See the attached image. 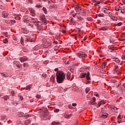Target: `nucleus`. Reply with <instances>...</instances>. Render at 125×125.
<instances>
[{
	"label": "nucleus",
	"instance_id": "052dcab7",
	"mask_svg": "<svg viewBox=\"0 0 125 125\" xmlns=\"http://www.w3.org/2000/svg\"><path fill=\"white\" fill-rule=\"evenodd\" d=\"M12 23L13 24V23H15V20H13L12 21Z\"/></svg>",
	"mask_w": 125,
	"mask_h": 125
},
{
	"label": "nucleus",
	"instance_id": "7ed1b4c3",
	"mask_svg": "<svg viewBox=\"0 0 125 125\" xmlns=\"http://www.w3.org/2000/svg\"><path fill=\"white\" fill-rule=\"evenodd\" d=\"M77 56L80 58H83V57H86L87 55L83 52H80L77 54Z\"/></svg>",
	"mask_w": 125,
	"mask_h": 125
},
{
	"label": "nucleus",
	"instance_id": "2f4dec72",
	"mask_svg": "<svg viewBox=\"0 0 125 125\" xmlns=\"http://www.w3.org/2000/svg\"><path fill=\"white\" fill-rule=\"evenodd\" d=\"M23 59L24 60V62L25 61H28V58H27V57H23Z\"/></svg>",
	"mask_w": 125,
	"mask_h": 125
},
{
	"label": "nucleus",
	"instance_id": "4c0bfd02",
	"mask_svg": "<svg viewBox=\"0 0 125 125\" xmlns=\"http://www.w3.org/2000/svg\"><path fill=\"white\" fill-rule=\"evenodd\" d=\"M42 76L43 78H46V77H47L46 74H42Z\"/></svg>",
	"mask_w": 125,
	"mask_h": 125
},
{
	"label": "nucleus",
	"instance_id": "a18cd8bd",
	"mask_svg": "<svg viewBox=\"0 0 125 125\" xmlns=\"http://www.w3.org/2000/svg\"><path fill=\"white\" fill-rule=\"evenodd\" d=\"M121 13H125V9H121Z\"/></svg>",
	"mask_w": 125,
	"mask_h": 125
},
{
	"label": "nucleus",
	"instance_id": "1a4fd4ad",
	"mask_svg": "<svg viewBox=\"0 0 125 125\" xmlns=\"http://www.w3.org/2000/svg\"><path fill=\"white\" fill-rule=\"evenodd\" d=\"M80 8H81V6L77 5L74 6V8L75 9L76 12H77V11H78L80 10Z\"/></svg>",
	"mask_w": 125,
	"mask_h": 125
},
{
	"label": "nucleus",
	"instance_id": "f03ea898",
	"mask_svg": "<svg viewBox=\"0 0 125 125\" xmlns=\"http://www.w3.org/2000/svg\"><path fill=\"white\" fill-rule=\"evenodd\" d=\"M76 12L78 15H83V16L86 15V12L84 9H80L78 11H76Z\"/></svg>",
	"mask_w": 125,
	"mask_h": 125
},
{
	"label": "nucleus",
	"instance_id": "680f3d73",
	"mask_svg": "<svg viewBox=\"0 0 125 125\" xmlns=\"http://www.w3.org/2000/svg\"><path fill=\"white\" fill-rule=\"evenodd\" d=\"M62 32L63 33H66V30H63L62 31Z\"/></svg>",
	"mask_w": 125,
	"mask_h": 125
},
{
	"label": "nucleus",
	"instance_id": "9b49d317",
	"mask_svg": "<svg viewBox=\"0 0 125 125\" xmlns=\"http://www.w3.org/2000/svg\"><path fill=\"white\" fill-rule=\"evenodd\" d=\"M109 109L114 112L115 110H117V107L114 106L113 105H111L109 106Z\"/></svg>",
	"mask_w": 125,
	"mask_h": 125
},
{
	"label": "nucleus",
	"instance_id": "7c9ffc66",
	"mask_svg": "<svg viewBox=\"0 0 125 125\" xmlns=\"http://www.w3.org/2000/svg\"><path fill=\"white\" fill-rule=\"evenodd\" d=\"M77 17H78V19H79L81 21H82V20H83V18L80 16H78Z\"/></svg>",
	"mask_w": 125,
	"mask_h": 125
},
{
	"label": "nucleus",
	"instance_id": "423d86ee",
	"mask_svg": "<svg viewBox=\"0 0 125 125\" xmlns=\"http://www.w3.org/2000/svg\"><path fill=\"white\" fill-rule=\"evenodd\" d=\"M40 19L44 24H46V20L45 19V17L44 16H41Z\"/></svg>",
	"mask_w": 125,
	"mask_h": 125
},
{
	"label": "nucleus",
	"instance_id": "bf43d9fd",
	"mask_svg": "<svg viewBox=\"0 0 125 125\" xmlns=\"http://www.w3.org/2000/svg\"><path fill=\"white\" fill-rule=\"evenodd\" d=\"M118 120H121V116L120 115L118 116Z\"/></svg>",
	"mask_w": 125,
	"mask_h": 125
},
{
	"label": "nucleus",
	"instance_id": "ddd939ff",
	"mask_svg": "<svg viewBox=\"0 0 125 125\" xmlns=\"http://www.w3.org/2000/svg\"><path fill=\"white\" fill-rule=\"evenodd\" d=\"M86 76V73H82L81 74V78L83 79Z\"/></svg>",
	"mask_w": 125,
	"mask_h": 125
},
{
	"label": "nucleus",
	"instance_id": "e433bc0d",
	"mask_svg": "<svg viewBox=\"0 0 125 125\" xmlns=\"http://www.w3.org/2000/svg\"><path fill=\"white\" fill-rule=\"evenodd\" d=\"M54 112H55V113H58V112H59V109L56 108L54 109Z\"/></svg>",
	"mask_w": 125,
	"mask_h": 125
},
{
	"label": "nucleus",
	"instance_id": "bb28decb",
	"mask_svg": "<svg viewBox=\"0 0 125 125\" xmlns=\"http://www.w3.org/2000/svg\"><path fill=\"white\" fill-rule=\"evenodd\" d=\"M118 69H119V66H115L114 70V71H115V72H117V71H118Z\"/></svg>",
	"mask_w": 125,
	"mask_h": 125
},
{
	"label": "nucleus",
	"instance_id": "6ab92c4d",
	"mask_svg": "<svg viewBox=\"0 0 125 125\" xmlns=\"http://www.w3.org/2000/svg\"><path fill=\"white\" fill-rule=\"evenodd\" d=\"M106 63L105 62H104L102 65V67L103 69H105V67H106Z\"/></svg>",
	"mask_w": 125,
	"mask_h": 125
},
{
	"label": "nucleus",
	"instance_id": "3c124183",
	"mask_svg": "<svg viewBox=\"0 0 125 125\" xmlns=\"http://www.w3.org/2000/svg\"><path fill=\"white\" fill-rule=\"evenodd\" d=\"M54 43H55L56 44H57L58 43V42L56 41L54 42Z\"/></svg>",
	"mask_w": 125,
	"mask_h": 125
},
{
	"label": "nucleus",
	"instance_id": "72a5a7b5",
	"mask_svg": "<svg viewBox=\"0 0 125 125\" xmlns=\"http://www.w3.org/2000/svg\"><path fill=\"white\" fill-rule=\"evenodd\" d=\"M98 4H100V1H97L95 3V5H98Z\"/></svg>",
	"mask_w": 125,
	"mask_h": 125
},
{
	"label": "nucleus",
	"instance_id": "0e129e2a",
	"mask_svg": "<svg viewBox=\"0 0 125 125\" xmlns=\"http://www.w3.org/2000/svg\"><path fill=\"white\" fill-rule=\"evenodd\" d=\"M122 1L124 4H125V0H122Z\"/></svg>",
	"mask_w": 125,
	"mask_h": 125
},
{
	"label": "nucleus",
	"instance_id": "e2e57ef3",
	"mask_svg": "<svg viewBox=\"0 0 125 125\" xmlns=\"http://www.w3.org/2000/svg\"><path fill=\"white\" fill-rule=\"evenodd\" d=\"M118 124H121L122 123V121H118Z\"/></svg>",
	"mask_w": 125,
	"mask_h": 125
},
{
	"label": "nucleus",
	"instance_id": "09e8293b",
	"mask_svg": "<svg viewBox=\"0 0 125 125\" xmlns=\"http://www.w3.org/2000/svg\"><path fill=\"white\" fill-rule=\"evenodd\" d=\"M36 97H37V98H41V96L40 95H37V96H36Z\"/></svg>",
	"mask_w": 125,
	"mask_h": 125
},
{
	"label": "nucleus",
	"instance_id": "2eb2a0df",
	"mask_svg": "<svg viewBox=\"0 0 125 125\" xmlns=\"http://www.w3.org/2000/svg\"><path fill=\"white\" fill-rule=\"evenodd\" d=\"M107 117H108V115L106 113H104L102 115V118H103V119H106Z\"/></svg>",
	"mask_w": 125,
	"mask_h": 125
},
{
	"label": "nucleus",
	"instance_id": "20e7f679",
	"mask_svg": "<svg viewBox=\"0 0 125 125\" xmlns=\"http://www.w3.org/2000/svg\"><path fill=\"white\" fill-rule=\"evenodd\" d=\"M42 112L44 117H46V116H47V114H48V110L47 108H43L42 109Z\"/></svg>",
	"mask_w": 125,
	"mask_h": 125
},
{
	"label": "nucleus",
	"instance_id": "49530a36",
	"mask_svg": "<svg viewBox=\"0 0 125 125\" xmlns=\"http://www.w3.org/2000/svg\"><path fill=\"white\" fill-rule=\"evenodd\" d=\"M115 61L116 62H120V60H119V58H116L115 60Z\"/></svg>",
	"mask_w": 125,
	"mask_h": 125
},
{
	"label": "nucleus",
	"instance_id": "5701e85b",
	"mask_svg": "<svg viewBox=\"0 0 125 125\" xmlns=\"http://www.w3.org/2000/svg\"><path fill=\"white\" fill-rule=\"evenodd\" d=\"M3 43H7V42H8V40H7V39H4L3 40Z\"/></svg>",
	"mask_w": 125,
	"mask_h": 125
},
{
	"label": "nucleus",
	"instance_id": "a878e982",
	"mask_svg": "<svg viewBox=\"0 0 125 125\" xmlns=\"http://www.w3.org/2000/svg\"><path fill=\"white\" fill-rule=\"evenodd\" d=\"M123 25V23L119 22L115 24V26H122Z\"/></svg>",
	"mask_w": 125,
	"mask_h": 125
},
{
	"label": "nucleus",
	"instance_id": "f3484780",
	"mask_svg": "<svg viewBox=\"0 0 125 125\" xmlns=\"http://www.w3.org/2000/svg\"><path fill=\"white\" fill-rule=\"evenodd\" d=\"M21 43L22 45H24V39L23 37H21Z\"/></svg>",
	"mask_w": 125,
	"mask_h": 125
},
{
	"label": "nucleus",
	"instance_id": "58836bf2",
	"mask_svg": "<svg viewBox=\"0 0 125 125\" xmlns=\"http://www.w3.org/2000/svg\"><path fill=\"white\" fill-rule=\"evenodd\" d=\"M122 58L123 60H125V55H123L122 56Z\"/></svg>",
	"mask_w": 125,
	"mask_h": 125
},
{
	"label": "nucleus",
	"instance_id": "412c9836",
	"mask_svg": "<svg viewBox=\"0 0 125 125\" xmlns=\"http://www.w3.org/2000/svg\"><path fill=\"white\" fill-rule=\"evenodd\" d=\"M3 99L4 100H7L8 99H9V97L8 95H6L3 97Z\"/></svg>",
	"mask_w": 125,
	"mask_h": 125
},
{
	"label": "nucleus",
	"instance_id": "393cba45",
	"mask_svg": "<svg viewBox=\"0 0 125 125\" xmlns=\"http://www.w3.org/2000/svg\"><path fill=\"white\" fill-rule=\"evenodd\" d=\"M89 90H90V89L88 87L86 88L85 89V91H86V93L87 94L88 93V91H89Z\"/></svg>",
	"mask_w": 125,
	"mask_h": 125
},
{
	"label": "nucleus",
	"instance_id": "473e14b6",
	"mask_svg": "<svg viewBox=\"0 0 125 125\" xmlns=\"http://www.w3.org/2000/svg\"><path fill=\"white\" fill-rule=\"evenodd\" d=\"M64 117H65L66 119H69V114H65Z\"/></svg>",
	"mask_w": 125,
	"mask_h": 125
},
{
	"label": "nucleus",
	"instance_id": "a19ab883",
	"mask_svg": "<svg viewBox=\"0 0 125 125\" xmlns=\"http://www.w3.org/2000/svg\"><path fill=\"white\" fill-rule=\"evenodd\" d=\"M72 105L73 106V107H76V106H77V104L76 103H73L72 104Z\"/></svg>",
	"mask_w": 125,
	"mask_h": 125
},
{
	"label": "nucleus",
	"instance_id": "4be33fe9",
	"mask_svg": "<svg viewBox=\"0 0 125 125\" xmlns=\"http://www.w3.org/2000/svg\"><path fill=\"white\" fill-rule=\"evenodd\" d=\"M42 10L44 11L45 14H47V11L46 10V8L43 7Z\"/></svg>",
	"mask_w": 125,
	"mask_h": 125
},
{
	"label": "nucleus",
	"instance_id": "13d9d810",
	"mask_svg": "<svg viewBox=\"0 0 125 125\" xmlns=\"http://www.w3.org/2000/svg\"><path fill=\"white\" fill-rule=\"evenodd\" d=\"M16 63H17V61H14V62H13V64H16Z\"/></svg>",
	"mask_w": 125,
	"mask_h": 125
},
{
	"label": "nucleus",
	"instance_id": "de8ad7c7",
	"mask_svg": "<svg viewBox=\"0 0 125 125\" xmlns=\"http://www.w3.org/2000/svg\"><path fill=\"white\" fill-rule=\"evenodd\" d=\"M73 36H74L75 39L77 40V37H78V35L77 34H74Z\"/></svg>",
	"mask_w": 125,
	"mask_h": 125
},
{
	"label": "nucleus",
	"instance_id": "dca6fc26",
	"mask_svg": "<svg viewBox=\"0 0 125 125\" xmlns=\"http://www.w3.org/2000/svg\"><path fill=\"white\" fill-rule=\"evenodd\" d=\"M51 82H52L53 83L54 82V81H55V76L54 75H52L51 77Z\"/></svg>",
	"mask_w": 125,
	"mask_h": 125
},
{
	"label": "nucleus",
	"instance_id": "0eeeda50",
	"mask_svg": "<svg viewBox=\"0 0 125 125\" xmlns=\"http://www.w3.org/2000/svg\"><path fill=\"white\" fill-rule=\"evenodd\" d=\"M90 75V73L89 72H88L87 73H86V78L87 81H90L91 80L90 77H89Z\"/></svg>",
	"mask_w": 125,
	"mask_h": 125
},
{
	"label": "nucleus",
	"instance_id": "9d476101",
	"mask_svg": "<svg viewBox=\"0 0 125 125\" xmlns=\"http://www.w3.org/2000/svg\"><path fill=\"white\" fill-rule=\"evenodd\" d=\"M66 78L67 80H70L71 79V72L68 71L66 74Z\"/></svg>",
	"mask_w": 125,
	"mask_h": 125
},
{
	"label": "nucleus",
	"instance_id": "c85d7f7f",
	"mask_svg": "<svg viewBox=\"0 0 125 125\" xmlns=\"http://www.w3.org/2000/svg\"><path fill=\"white\" fill-rule=\"evenodd\" d=\"M27 41L28 42H32L33 41L32 40V39H29V38H27Z\"/></svg>",
	"mask_w": 125,
	"mask_h": 125
},
{
	"label": "nucleus",
	"instance_id": "c03bdc74",
	"mask_svg": "<svg viewBox=\"0 0 125 125\" xmlns=\"http://www.w3.org/2000/svg\"><path fill=\"white\" fill-rule=\"evenodd\" d=\"M3 35H4L5 36H7V35L8 34V33L6 32H3Z\"/></svg>",
	"mask_w": 125,
	"mask_h": 125
},
{
	"label": "nucleus",
	"instance_id": "f257e3e1",
	"mask_svg": "<svg viewBox=\"0 0 125 125\" xmlns=\"http://www.w3.org/2000/svg\"><path fill=\"white\" fill-rule=\"evenodd\" d=\"M57 82L58 83H62L64 82V80L66 79V74L61 71L57 72Z\"/></svg>",
	"mask_w": 125,
	"mask_h": 125
},
{
	"label": "nucleus",
	"instance_id": "c756f323",
	"mask_svg": "<svg viewBox=\"0 0 125 125\" xmlns=\"http://www.w3.org/2000/svg\"><path fill=\"white\" fill-rule=\"evenodd\" d=\"M99 17H104V14H100L98 15Z\"/></svg>",
	"mask_w": 125,
	"mask_h": 125
},
{
	"label": "nucleus",
	"instance_id": "338daca9",
	"mask_svg": "<svg viewBox=\"0 0 125 125\" xmlns=\"http://www.w3.org/2000/svg\"><path fill=\"white\" fill-rule=\"evenodd\" d=\"M86 37H84L83 39V41H86Z\"/></svg>",
	"mask_w": 125,
	"mask_h": 125
},
{
	"label": "nucleus",
	"instance_id": "79ce46f5",
	"mask_svg": "<svg viewBox=\"0 0 125 125\" xmlns=\"http://www.w3.org/2000/svg\"><path fill=\"white\" fill-rule=\"evenodd\" d=\"M36 7H38V8H40L42 7V5H37L36 6Z\"/></svg>",
	"mask_w": 125,
	"mask_h": 125
},
{
	"label": "nucleus",
	"instance_id": "69168bd1",
	"mask_svg": "<svg viewBox=\"0 0 125 125\" xmlns=\"http://www.w3.org/2000/svg\"><path fill=\"white\" fill-rule=\"evenodd\" d=\"M70 117H72V114H69V117L70 118Z\"/></svg>",
	"mask_w": 125,
	"mask_h": 125
},
{
	"label": "nucleus",
	"instance_id": "37998d69",
	"mask_svg": "<svg viewBox=\"0 0 125 125\" xmlns=\"http://www.w3.org/2000/svg\"><path fill=\"white\" fill-rule=\"evenodd\" d=\"M19 98H20L21 100H23V97H22L21 96H19Z\"/></svg>",
	"mask_w": 125,
	"mask_h": 125
},
{
	"label": "nucleus",
	"instance_id": "4d7b16f0",
	"mask_svg": "<svg viewBox=\"0 0 125 125\" xmlns=\"http://www.w3.org/2000/svg\"><path fill=\"white\" fill-rule=\"evenodd\" d=\"M11 94H12V95H13H13H14V92L12 91V92H11Z\"/></svg>",
	"mask_w": 125,
	"mask_h": 125
},
{
	"label": "nucleus",
	"instance_id": "4468645a",
	"mask_svg": "<svg viewBox=\"0 0 125 125\" xmlns=\"http://www.w3.org/2000/svg\"><path fill=\"white\" fill-rule=\"evenodd\" d=\"M29 10L30 11L31 13H33V14H35V9H33L32 8H29Z\"/></svg>",
	"mask_w": 125,
	"mask_h": 125
},
{
	"label": "nucleus",
	"instance_id": "c9c22d12",
	"mask_svg": "<svg viewBox=\"0 0 125 125\" xmlns=\"http://www.w3.org/2000/svg\"><path fill=\"white\" fill-rule=\"evenodd\" d=\"M108 48H109V49H111V50H114V47L113 46H109Z\"/></svg>",
	"mask_w": 125,
	"mask_h": 125
},
{
	"label": "nucleus",
	"instance_id": "774afa93",
	"mask_svg": "<svg viewBox=\"0 0 125 125\" xmlns=\"http://www.w3.org/2000/svg\"><path fill=\"white\" fill-rule=\"evenodd\" d=\"M74 12H75L74 11H72L70 13H71V14H73V13H74Z\"/></svg>",
	"mask_w": 125,
	"mask_h": 125
},
{
	"label": "nucleus",
	"instance_id": "5fc2aeb1",
	"mask_svg": "<svg viewBox=\"0 0 125 125\" xmlns=\"http://www.w3.org/2000/svg\"><path fill=\"white\" fill-rule=\"evenodd\" d=\"M55 72H58V68H55Z\"/></svg>",
	"mask_w": 125,
	"mask_h": 125
},
{
	"label": "nucleus",
	"instance_id": "6e6d98bb",
	"mask_svg": "<svg viewBox=\"0 0 125 125\" xmlns=\"http://www.w3.org/2000/svg\"><path fill=\"white\" fill-rule=\"evenodd\" d=\"M89 83H90V81H88V82L86 83V84H89Z\"/></svg>",
	"mask_w": 125,
	"mask_h": 125
},
{
	"label": "nucleus",
	"instance_id": "b1692460",
	"mask_svg": "<svg viewBox=\"0 0 125 125\" xmlns=\"http://www.w3.org/2000/svg\"><path fill=\"white\" fill-rule=\"evenodd\" d=\"M20 61H21V62H25V61H24V58L21 57V58H20Z\"/></svg>",
	"mask_w": 125,
	"mask_h": 125
},
{
	"label": "nucleus",
	"instance_id": "aec40b11",
	"mask_svg": "<svg viewBox=\"0 0 125 125\" xmlns=\"http://www.w3.org/2000/svg\"><path fill=\"white\" fill-rule=\"evenodd\" d=\"M100 30H102V31H107V30H108V28L105 27H102L100 28Z\"/></svg>",
	"mask_w": 125,
	"mask_h": 125
},
{
	"label": "nucleus",
	"instance_id": "8fccbe9b",
	"mask_svg": "<svg viewBox=\"0 0 125 125\" xmlns=\"http://www.w3.org/2000/svg\"><path fill=\"white\" fill-rule=\"evenodd\" d=\"M108 16H109V17H112V13H109Z\"/></svg>",
	"mask_w": 125,
	"mask_h": 125
},
{
	"label": "nucleus",
	"instance_id": "cd10ccee",
	"mask_svg": "<svg viewBox=\"0 0 125 125\" xmlns=\"http://www.w3.org/2000/svg\"><path fill=\"white\" fill-rule=\"evenodd\" d=\"M87 20L88 21H92L93 20L91 17H88Z\"/></svg>",
	"mask_w": 125,
	"mask_h": 125
},
{
	"label": "nucleus",
	"instance_id": "603ef678",
	"mask_svg": "<svg viewBox=\"0 0 125 125\" xmlns=\"http://www.w3.org/2000/svg\"><path fill=\"white\" fill-rule=\"evenodd\" d=\"M115 10H116V11H120V9L116 8Z\"/></svg>",
	"mask_w": 125,
	"mask_h": 125
},
{
	"label": "nucleus",
	"instance_id": "f8f14e48",
	"mask_svg": "<svg viewBox=\"0 0 125 125\" xmlns=\"http://www.w3.org/2000/svg\"><path fill=\"white\" fill-rule=\"evenodd\" d=\"M32 84H29L26 86V88H24V89L26 90H31V88H32Z\"/></svg>",
	"mask_w": 125,
	"mask_h": 125
},
{
	"label": "nucleus",
	"instance_id": "a211bd4d",
	"mask_svg": "<svg viewBox=\"0 0 125 125\" xmlns=\"http://www.w3.org/2000/svg\"><path fill=\"white\" fill-rule=\"evenodd\" d=\"M60 124L59 122H53L51 124V125H58Z\"/></svg>",
	"mask_w": 125,
	"mask_h": 125
},
{
	"label": "nucleus",
	"instance_id": "39448f33",
	"mask_svg": "<svg viewBox=\"0 0 125 125\" xmlns=\"http://www.w3.org/2000/svg\"><path fill=\"white\" fill-rule=\"evenodd\" d=\"M96 98H95V97H93V100L90 101L89 103L91 104V105H96Z\"/></svg>",
	"mask_w": 125,
	"mask_h": 125
},
{
	"label": "nucleus",
	"instance_id": "f704fd0d",
	"mask_svg": "<svg viewBox=\"0 0 125 125\" xmlns=\"http://www.w3.org/2000/svg\"><path fill=\"white\" fill-rule=\"evenodd\" d=\"M2 75V76L4 77V78H7V75L4 74V73H3Z\"/></svg>",
	"mask_w": 125,
	"mask_h": 125
},
{
	"label": "nucleus",
	"instance_id": "864d4df0",
	"mask_svg": "<svg viewBox=\"0 0 125 125\" xmlns=\"http://www.w3.org/2000/svg\"><path fill=\"white\" fill-rule=\"evenodd\" d=\"M73 17L75 18L77 16V14H74L72 15Z\"/></svg>",
	"mask_w": 125,
	"mask_h": 125
},
{
	"label": "nucleus",
	"instance_id": "ea45409f",
	"mask_svg": "<svg viewBox=\"0 0 125 125\" xmlns=\"http://www.w3.org/2000/svg\"><path fill=\"white\" fill-rule=\"evenodd\" d=\"M24 67H28V63H23Z\"/></svg>",
	"mask_w": 125,
	"mask_h": 125
},
{
	"label": "nucleus",
	"instance_id": "6e6552de",
	"mask_svg": "<svg viewBox=\"0 0 125 125\" xmlns=\"http://www.w3.org/2000/svg\"><path fill=\"white\" fill-rule=\"evenodd\" d=\"M102 104H105V103H104V101H103V100H102L99 102L98 105L97 106V107L99 108V107H100V106H101V105H102Z\"/></svg>",
	"mask_w": 125,
	"mask_h": 125
}]
</instances>
